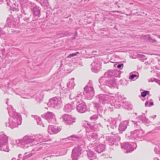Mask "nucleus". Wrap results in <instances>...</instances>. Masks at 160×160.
I'll use <instances>...</instances> for the list:
<instances>
[{"label": "nucleus", "mask_w": 160, "mask_h": 160, "mask_svg": "<svg viewBox=\"0 0 160 160\" xmlns=\"http://www.w3.org/2000/svg\"><path fill=\"white\" fill-rule=\"evenodd\" d=\"M8 113L11 117L9 119L8 127L12 129L18 127V125H20L22 123V118L20 115L15 112L12 107L10 105L9 108H8Z\"/></svg>", "instance_id": "obj_1"}, {"label": "nucleus", "mask_w": 160, "mask_h": 160, "mask_svg": "<svg viewBox=\"0 0 160 160\" xmlns=\"http://www.w3.org/2000/svg\"><path fill=\"white\" fill-rule=\"evenodd\" d=\"M126 138L128 139L136 140L142 141L146 138L144 131L142 129H136L133 131L126 133L125 135Z\"/></svg>", "instance_id": "obj_2"}, {"label": "nucleus", "mask_w": 160, "mask_h": 160, "mask_svg": "<svg viewBox=\"0 0 160 160\" xmlns=\"http://www.w3.org/2000/svg\"><path fill=\"white\" fill-rule=\"evenodd\" d=\"M33 135L25 136L22 139L16 140V143L20 147L25 148L35 145Z\"/></svg>", "instance_id": "obj_3"}, {"label": "nucleus", "mask_w": 160, "mask_h": 160, "mask_svg": "<svg viewBox=\"0 0 160 160\" xmlns=\"http://www.w3.org/2000/svg\"><path fill=\"white\" fill-rule=\"evenodd\" d=\"M82 95L79 94H78L77 96L76 97L75 99L76 101H75V103L76 104V108L78 111L80 113H83L87 111L88 109V107L86 105V103L81 100L82 98Z\"/></svg>", "instance_id": "obj_4"}, {"label": "nucleus", "mask_w": 160, "mask_h": 160, "mask_svg": "<svg viewBox=\"0 0 160 160\" xmlns=\"http://www.w3.org/2000/svg\"><path fill=\"white\" fill-rule=\"evenodd\" d=\"M47 105L57 109H59L62 106V99L60 97H55L50 99Z\"/></svg>", "instance_id": "obj_5"}, {"label": "nucleus", "mask_w": 160, "mask_h": 160, "mask_svg": "<svg viewBox=\"0 0 160 160\" xmlns=\"http://www.w3.org/2000/svg\"><path fill=\"white\" fill-rule=\"evenodd\" d=\"M83 93L86 99H91L94 96V88L92 87L86 86L84 88Z\"/></svg>", "instance_id": "obj_6"}, {"label": "nucleus", "mask_w": 160, "mask_h": 160, "mask_svg": "<svg viewBox=\"0 0 160 160\" xmlns=\"http://www.w3.org/2000/svg\"><path fill=\"white\" fill-rule=\"evenodd\" d=\"M122 148L125 149L127 152H130L133 151L137 147V144L136 143L130 142H126L122 143L121 144Z\"/></svg>", "instance_id": "obj_7"}, {"label": "nucleus", "mask_w": 160, "mask_h": 160, "mask_svg": "<svg viewBox=\"0 0 160 160\" xmlns=\"http://www.w3.org/2000/svg\"><path fill=\"white\" fill-rule=\"evenodd\" d=\"M112 97L106 94H100L97 96L99 99V101L103 104L108 102L111 99Z\"/></svg>", "instance_id": "obj_8"}, {"label": "nucleus", "mask_w": 160, "mask_h": 160, "mask_svg": "<svg viewBox=\"0 0 160 160\" xmlns=\"http://www.w3.org/2000/svg\"><path fill=\"white\" fill-rule=\"evenodd\" d=\"M92 59L93 60V62L91 64V65L92 67V70L93 72L95 73L98 72L99 70L98 68L99 67L100 65V62L98 58H96L95 57H92Z\"/></svg>", "instance_id": "obj_9"}, {"label": "nucleus", "mask_w": 160, "mask_h": 160, "mask_svg": "<svg viewBox=\"0 0 160 160\" xmlns=\"http://www.w3.org/2000/svg\"><path fill=\"white\" fill-rule=\"evenodd\" d=\"M42 116L49 122H53L54 123V122L56 121L55 114L52 112H48L47 113L42 115Z\"/></svg>", "instance_id": "obj_10"}, {"label": "nucleus", "mask_w": 160, "mask_h": 160, "mask_svg": "<svg viewBox=\"0 0 160 160\" xmlns=\"http://www.w3.org/2000/svg\"><path fill=\"white\" fill-rule=\"evenodd\" d=\"M100 123H97L94 122L90 123V124L86 129V132H92V131H98L101 127Z\"/></svg>", "instance_id": "obj_11"}, {"label": "nucleus", "mask_w": 160, "mask_h": 160, "mask_svg": "<svg viewBox=\"0 0 160 160\" xmlns=\"http://www.w3.org/2000/svg\"><path fill=\"white\" fill-rule=\"evenodd\" d=\"M82 148L79 147L74 148L72 150L71 155L72 158L73 160H77L79 156L81 154Z\"/></svg>", "instance_id": "obj_12"}, {"label": "nucleus", "mask_w": 160, "mask_h": 160, "mask_svg": "<svg viewBox=\"0 0 160 160\" xmlns=\"http://www.w3.org/2000/svg\"><path fill=\"white\" fill-rule=\"evenodd\" d=\"M62 118L65 124L66 125H72L75 121V120L72 117L70 116L67 114L63 115Z\"/></svg>", "instance_id": "obj_13"}, {"label": "nucleus", "mask_w": 160, "mask_h": 160, "mask_svg": "<svg viewBox=\"0 0 160 160\" xmlns=\"http://www.w3.org/2000/svg\"><path fill=\"white\" fill-rule=\"evenodd\" d=\"M8 137L4 134L0 135V150H4L2 146H5L8 143Z\"/></svg>", "instance_id": "obj_14"}, {"label": "nucleus", "mask_w": 160, "mask_h": 160, "mask_svg": "<svg viewBox=\"0 0 160 160\" xmlns=\"http://www.w3.org/2000/svg\"><path fill=\"white\" fill-rule=\"evenodd\" d=\"M93 105L94 107L97 110L98 114L100 117H102V115H101L104 112L103 108L102 106L101 105L100 103L98 102H94Z\"/></svg>", "instance_id": "obj_15"}, {"label": "nucleus", "mask_w": 160, "mask_h": 160, "mask_svg": "<svg viewBox=\"0 0 160 160\" xmlns=\"http://www.w3.org/2000/svg\"><path fill=\"white\" fill-rule=\"evenodd\" d=\"M61 129L59 127H54L53 125H49L48 126V131L51 134H56L60 131Z\"/></svg>", "instance_id": "obj_16"}, {"label": "nucleus", "mask_w": 160, "mask_h": 160, "mask_svg": "<svg viewBox=\"0 0 160 160\" xmlns=\"http://www.w3.org/2000/svg\"><path fill=\"white\" fill-rule=\"evenodd\" d=\"M32 12L33 13V17H39L41 15V8L35 5L32 9Z\"/></svg>", "instance_id": "obj_17"}, {"label": "nucleus", "mask_w": 160, "mask_h": 160, "mask_svg": "<svg viewBox=\"0 0 160 160\" xmlns=\"http://www.w3.org/2000/svg\"><path fill=\"white\" fill-rule=\"evenodd\" d=\"M75 102L71 103H68L64 106V108L63 110L65 112H70L72 110L74 109L75 108Z\"/></svg>", "instance_id": "obj_18"}, {"label": "nucleus", "mask_w": 160, "mask_h": 160, "mask_svg": "<svg viewBox=\"0 0 160 160\" xmlns=\"http://www.w3.org/2000/svg\"><path fill=\"white\" fill-rule=\"evenodd\" d=\"M34 138V142L35 145L38 144L39 142H44L46 140L43 137V136L41 135H37L36 136L33 135Z\"/></svg>", "instance_id": "obj_19"}, {"label": "nucleus", "mask_w": 160, "mask_h": 160, "mask_svg": "<svg viewBox=\"0 0 160 160\" xmlns=\"http://www.w3.org/2000/svg\"><path fill=\"white\" fill-rule=\"evenodd\" d=\"M94 146H96L94 148L95 150L99 153L102 152L105 149V146L102 144L98 143L97 144V145H95Z\"/></svg>", "instance_id": "obj_20"}, {"label": "nucleus", "mask_w": 160, "mask_h": 160, "mask_svg": "<svg viewBox=\"0 0 160 160\" xmlns=\"http://www.w3.org/2000/svg\"><path fill=\"white\" fill-rule=\"evenodd\" d=\"M128 123V121H124L120 123L118 127V130L120 132L125 131L127 128Z\"/></svg>", "instance_id": "obj_21"}, {"label": "nucleus", "mask_w": 160, "mask_h": 160, "mask_svg": "<svg viewBox=\"0 0 160 160\" xmlns=\"http://www.w3.org/2000/svg\"><path fill=\"white\" fill-rule=\"evenodd\" d=\"M14 22L13 18L11 16H9L7 18L5 26L11 28L14 24Z\"/></svg>", "instance_id": "obj_22"}, {"label": "nucleus", "mask_w": 160, "mask_h": 160, "mask_svg": "<svg viewBox=\"0 0 160 160\" xmlns=\"http://www.w3.org/2000/svg\"><path fill=\"white\" fill-rule=\"evenodd\" d=\"M105 84L111 88H113L116 86V82L114 80L110 79L109 81L105 80L104 82Z\"/></svg>", "instance_id": "obj_23"}, {"label": "nucleus", "mask_w": 160, "mask_h": 160, "mask_svg": "<svg viewBox=\"0 0 160 160\" xmlns=\"http://www.w3.org/2000/svg\"><path fill=\"white\" fill-rule=\"evenodd\" d=\"M87 156L88 158L91 160H96L97 159L96 154L93 152L89 151L87 153Z\"/></svg>", "instance_id": "obj_24"}, {"label": "nucleus", "mask_w": 160, "mask_h": 160, "mask_svg": "<svg viewBox=\"0 0 160 160\" xmlns=\"http://www.w3.org/2000/svg\"><path fill=\"white\" fill-rule=\"evenodd\" d=\"M74 78H72L71 81L67 83V87L71 89L73 88L74 87L75 85V84L74 82Z\"/></svg>", "instance_id": "obj_25"}, {"label": "nucleus", "mask_w": 160, "mask_h": 160, "mask_svg": "<svg viewBox=\"0 0 160 160\" xmlns=\"http://www.w3.org/2000/svg\"><path fill=\"white\" fill-rule=\"evenodd\" d=\"M92 138L93 139H99L102 137V135L99 133L93 132L92 133Z\"/></svg>", "instance_id": "obj_26"}, {"label": "nucleus", "mask_w": 160, "mask_h": 160, "mask_svg": "<svg viewBox=\"0 0 160 160\" xmlns=\"http://www.w3.org/2000/svg\"><path fill=\"white\" fill-rule=\"evenodd\" d=\"M41 5L44 8H47L49 6V3L47 0H39Z\"/></svg>", "instance_id": "obj_27"}, {"label": "nucleus", "mask_w": 160, "mask_h": 160, "mask_svg": "<svg viewBox=\"0 0 160 160\" xmlns=\"http://www.w3.org/2000/svg\"><path fill=\"white\" fill-rule=\"evenodd\" d=\"M78 145L77 147H79L80 148H82L85 147V142L84 139H80L78 142Z\"/></svg>", "instance_id": "obj_28"}, {"label": "nucleus", "mask_w": 160, "mask_h": 160, "mask_svg": "<svg viewBox=\"0 0 160 160\" xmlns=\"http://www.w3.org/2000/svg\"><path fill=\"white\" fill-rule=\"evenodd\" d=\"M113 70H112L110 71H108L104 73V76L105 77H109L113 76Z\"/></svg>", "instance_id": "obj_29"}, {"label": "nucleus", "mask_w": 160, "mask_h": 160, "mask_svg": "<svg viewBox=\"0 0 160 160\" xmlns=\"http://www.w3.org/2000/svg\"><path fill=\"white\" fill-rule=\"evenodd\" d=\"M132 122H133L134 127L136 129H141L140 127L141 123L139 121H134L132 120Z\"/></svg>", "instance_id": "obj_30"}, {"label": "nucleus", "mask_w": 160, "mask_h": 160, "mask_svg": "<svg viewBox=\"0 0 160 160\" xmlns=\"http://www.w3.org/2000/svg\"><path fill=\"white\" fill-rule=\"evenodd\" d=\"M24 15L23 16V19L24 20L27 22L29 21L31 18V15L28 14L26 15V13H24Z\"/></svg>", "instance_id": "obj_31"}, {"label": "nucleus", "mask_w": 160, "mask_h": 160, "mask_svg": "<svg viewBox=\"0 0 160 160\" xmlns=\"http://www.w3.org/2000/svg\"><path fill=\"white\" fill-rule=\"evenodd\" d=\"M113 77H120L121 71L120 70H113Z\"/></svg>", "instance_id": "obj_32"}, {"label": "nucleus", "mask_w": 160, "mask_h": 160, "mask_svg": "<svg viewBox=\"0 0 160 160\" xmlns=\"http://www.w3.org/2000/svg\"><path fill=\"white\" fill-rule=\"evenodd\" d=\"M142 121L143 123L147 126H148L149 124L151 123L150 121L148 118L145 117H143L142 119Z\"/></svg>", "instance_id": "obj_33"}, {"label": "nucleus", "mask_w": 160, "mask_h": 160, "mask_svg": "<svg viewBox=\"0 0 160 160\" xmlns=\"http://www.w3.org/2000/svg\"><path fill=\"white\" fill-rule=\"evenodd\" d=\"M43 97L42 95H41V94L38 95L37 96V97L36 98V100L37 101V103H40V102L43 99Z\"/></svg>", "instance_id": "obj_34"}, {"label": "nucleus", "mask_w": 160, "mask_h": 160, "mask_svg": "<svg viewBox=\"0 0 160 160\" xmlns=\"http://www.w3.org/2000/svg\"><path fill=\"white\" fill-rule=\"evenodd\" d=\"M113 129L116 128L117 126L116 125V122L115 121L112 122H110L109 123V125H107V127H108Z\"/></svg>", "instance_id": "obj_35"}, {"label": "nucleus", "mask_w": 160, "mask_h": 160, "mask_svg": "<svg viewBox=\"0 0 160 160\" xmlns=\"http://www.w3.org/2000/svg\"><path fill=\"white\" fill-rule=\"evenodd\" d=\"M91 132H86V136L88 140L89 141L92 140V135Z\"/></svg>", "instance_id": "obj_36"}, {"label": "nucleus", "mask_w": 160, "mask_h": 160, "mask_svg": "<svg viewBox=\"0 0 160 160\" xmlns=\"http://www.w3.org/2000/svg\"><path fill=\"white\" fill-rule=\"evenodd\" d=\"M137 74H132L129 76V78L131 79L135 80L138 79L139 77V74L137 73Z\"/></svg>", "instance_id": "obj_37"}, {"label": "nucleus", "mask_w": 160, "mask_h": 160, "mask_svg": "<svg viewBox=\"0 0 160 160\" xmlns=\"http://www.w3.org/2000/svg\"><path fill=\"white\" fill-rule=\"evenodd\" d=\"M113 105L110 104H108L107 107L106 108V110H108L109 111L111 112L113 110Z\"/></svg>", "instance_id": "obj_38"}, {"label": "nucleus", "mask_w": 160, "mask_h": 160, "mask_svg": "<svg viewBox=\"0 0 160 160\" xmlns=\"http://www.w3.org/2000/svg\"><path fill=\"white\" fill-rule=\"evenodd\" d=\"M106 143H108L109 145L112 146L114 145V144L116 142H115L114 139L112 136L109 142H106Z\"/></svg>", "instance_id": "obj_39"}, {"label": "nucleus", "mask_w": 160, "mask_h": 160, "mask_svg": "<svg viewBox=\"0 0 160 160\" xmlns=\"http://www.w3.org/2000/svg\"><path fill=\"white\" fill-rule=\"evenodd\" d=\"M34 118H35L36 120V122H37V124L40 125H41L42 124V122L41 121V119L39 118L38 116H34Z\"/></svg>", "instance_id": "obj_40"}, {"label": "nucleus", "mask_w": 160, "mask_h": 160, "mask_svg": "<svg viewBox=\"0 0 160 160\" xmlns=\"http://www.w3.org/2000/svg\"><path fill=\"white\" fill-rule=\"evenodd\" d=\"M90 122H89L86 121H84L82 122V124L85 127L86 132V129L87 128H88V126L90 124Z\"/></svg>", "instance_id": "obj_41"}, {"label": "nucleus", "mask_w": 160, "mask_h": 160, "mask_svg": "<svg viewBox=\"0 0 160 160\" xmlns=\"http://www.w3.org/2000/svg\"><path fill=\"white\" fill-rule=\"evenodd\" d=\"M70 137L73 138L72 140L73 141H77L78 140H79L80 139L79 137L77 136H75L74 135H72Z\"/></svg>", "instance_id": "obj_42"}, {"label": "nucleus", "mask_w": 160, "mask_h": 160, "mask_svg": "<svg viewBox=\"0 0 160 160\" xmlns=\"http://www.w3.org/2000/svg\"><path fill=\"white\" fill-rule=\"evenodd\" d=\"M112 137L114 139V140L116 142L117 141H119L120 140V136H119L118 135H113V136H112Z\"/></svg>", "instance_id": "obj_43"}, {"label": "nucleus", "mask_w": 160, "mask_h": 160, "mask_svg": "<svg viewBox=\"0 0 160 160\" xmlns=\"http://www.w3.org/2000/svg\"><path fill=\"white\" fill-rule=\"evenodd\" d=\"M149 93V91H144L141 93V96L142 97H145Z\"/></svg>", "instance_id": "obj_44"}, {"label": "nucleus", "mask_w": 160, "mask_h": 160, "mask_svg": "<svg viewBox=\"0 0 160 160\" xmlns=\"http://www.w3.org/2000/svg\"><path fill=\"white\" fill-rule=\"evenodd\" d=\"M98 118V116L97 115H94L90 118V119L92 121H94Z\"/></svg>", "instance_id": "obj_45"}, {"label": "nucleus", "mask_w": 160, "mask_h": 160, "mask_svg": "<svg viewBox=\"0 0 160 160\" xmlns=\"http://www.w3.org/2000/svg\"><path fill=\"white\" fill-rule=\"evenodd\" d=\"M6 2V4L9 6L11 7V5H12V2L14 1L13 0H5Z\"/></svg>", "instance_id": "obj_46"}, {"label": "nucleus", "mask_w": 160, "mask_h": 160, "mask_svg": "<svg viewBox=\"0 0 160 160\" xmlns=\"http://www.w3.org/2000/svg\"><path fill=\"white\" fill-rule=\"evenodd\" d=\"M104 77H101L100 79H99V82L101 84H104L103 83H104Z\"/></svg>", "instance_id": "obj_47"}, {"label": "nucleus", "mask_w": 160, "mask_h": 160, "mask_svg": "<svg viewBox=\"0 0 160 160\" xmlns=\"http://www.w3.org/2000/svg\"><path fill=\"white\" fill-rule=\"evenodd\" d=\"M19 3L22 5H24L28 2V0H19Z\"/></svg>", "instance_id": "obj_48"}, {"label": "nucleus", "mask_w": 160, "mask_h": 160, "mask_svg": "<svg viewBox=\"0 0 160 160\" xmlns=\"http://www.w3.org/2000/svg\"><path fill=\"white\" fill-rule=\"evenodd\" d=\"M3 146L2 147L4 148V150H1V151H3L8 152H9V149L8 146L7 145L5 146Z\"/></svg>", "instance_id": "obj_49"}, {"label": "nucleus", "mask_w": 160, "mask_h": 160, "mask_svg": "<svg viewBox=\"0 0 160 160\" xmlns=\"http://www.w3.org/2000/svg\"><path fill=\"white\" fill-rule=\"evenodd\" d=\"M99 88L102 90L104 91L105 92L107 93H109V91L108 90L105 91L104 90V88H105V87L104 86V85H101L100 86L99 85Z\"/></svg>", "instance_id": "obj_50"}, {"label": "nucleus", "mask_w": 160, "mask_h": 160, "mask_svg": "<svg viewBox=\"0 0 160 160\" xmlns=\"http://www.w3.org/2000/svg\"><path fill=\"white\" fill-rule=\"evenodd\" d=\"M5 32L3 31L1 28L0 27V38H2V36L5 34Z\"/></svg>", "instance_id": "obj_51"}, {"label": "nucleus", "mask_w": 160, "mask_h": 160, "mask_svg": "<svg viewBox=\"0 0 160 160\" xmlns=\"http://www.w3.org/2000/svg\"><path fill=\"white\" fill-rule=\"evenodd\" d=\"M79 53V52H76L75 53H72L71 54H70L68 56V57L69 58H71L72 57H73V56H76Z\"/></svg>", "instance_id": "obj_52"}, {"label": "nucleus", "mask_w": 160, "mask_h": 160, "mask_svg": "<svg viewBox=\"0 0 160 160\" xmlns=\"http://www.w3.org/2000/svg\"><path fill=\"white\" fill-rule=\"evenodd\" d=\"M125 108L127 109L130 110L132 109V106L131 105H129L128 107L127 105H126V104H125Z\"/></svg>", "instance_id": "obj_53"}, {"label": "nucleus", "mask_w": 160, "mask_h": 160, "mask_svg": "<svg viewBox=\"0 0 160 160\" xmlns=\"http://www.w3.org/2000/svg\"><path fill=\"white\" fill-rule=\"evenodd\" d=\"M112 137H109L108 136H106L105 137V140L106 141V142H108L111 139Z\"/></svg>", "instance_id": "obj_54"}, {"label": "nucleus", "mask_w": 160, "mask_h": 160, "mask_svg": "<svg viewBox=\"0 0 160 160\" xmlns=\"http://www.w3.org/2000/svg\"><path fill=\"white\" fill-rule=\"evenodd\" d=\"M123 66V63H121L120 64H119L117 65V67L118 68L121 69L122 68Z\"/></svg>", "instance_id": "obj_55"}, {"label": "nucleus", "mask_w": 160, "mask_h": 160, "mask_svg": "<svg viewBox=\"0 0 160 160\" xmlns=\"http://www.w3.org/2000/svg\"><path fill=\"white\" fill-rule=\"evenodd\" d=\"M147 38H148V39L149 42H153L155 41V40H153L149 36H147Z\"/></svg>", "instance_id": "obj_56"}, {"label": "nucleus", "mask_w": 160, "mask_h": 160, "mask_svg": "<svg viewBox=\"0 0 160 160\" xmlns=\"http://www.w3.org/2000/svg\"><path fill=\"white\" fill-rule=\"evenodd\" d=\"M62 90L63 91H61V92L62 93H67V90L66 91V88L64 87H63L62 88Z\"/></svg>", "instance_id": "obj_57"}, {"label": "nucleus", "mask_w": 160, "mask_h": 160, "mask_svg": "<svg viewBox=\"0 0 160 160\" xmlns=\"http://www.w3.org/2000/svg\"><path fill=\"white\" fill-rule=\"evenodd\" d=\"M155 82L158 83L159 85H160V80L155 78L153 79Z\"/></svg>", "instance_id": "obj_58"}, {"label": "nucleus", "mask_w": 160, "mask_h": 160, "mask_svg": "<svg viewBox=\"0 0 160 160\" xmlns=\"http://www.w3.org/2000/svg\"><path fill=\"white\" fill-rule=\"evenodd\" d=\"M30 156V154H28V155L25 156L23 157L22 160L26 159H27L28 158H29Z\"/></svg>", "instance_id": "obj_59"}, {"label": "nucleus", "mask_w": 160, "mask_h": 160, "mask_svg": "<svg viewBox=\"0 0 160 160\" xmlns=\"http://www.w3.org/2000/svg\"><path fill=\"white\" fill-rule=\"evenodd\" d=\"M5 52V49L4 48H3L1 50V53L2 55H4Z\"/></svg>", "instance_id": "obj_60"}, {"label": "nucleus", "mask_w": 160, "mask_h": 160, "mask_svg": "<svg viewBox=\"0 0 160 160\" xmlns=\"http://www.w3.org/2000/svg\"><path fill=\"white\" fill-rule=\"evenodd\" d=\"M22 156V155L21 154H19L18 155V159H19V158H21Z\"/></svg>", "instance_id": "obj_61"}, {"label": "nucleus", "mask_w": 160, "mask_h": 160, "mask_svg": "<svg viewBox=\"0 0 160 160\" xmlns=\"http://www.w3.org/2000/svg\"><path fill=\"white\" fill-rule=\"evenodd\" d=\"M148 101L146 102L145 103V107H147V105H148Z\"/></svg>", "instance_id": "obj_62"}, {"label": "nucleus", "mask_w": 160, "mask_h": 160, "mask_svg": "<svg viewBox=\"0 0 160 160\" xmlns=\"http://www.w3.org/2000/svg\"><path fill=\"white\" fill-rule=\"evenodd\" d=\"M12 160H20V159H17L16 158H13L12 159Z\"/></svg>", "instance_id": "obj_63"}, {"label": "nucleus", "mask_w": 160, "mask_h": 160, "mask_svg": "<svg viewBox=\"0 0 160 160\" xmlns=\"http://www.w3.org/2000/svg\"><path fill=\"white\" fill-rule=\"evenodd\" d=\"M153 160H159V159L157 158H153Z\"/></svg>", "instance_id": "obj_64"}]
</instances>
